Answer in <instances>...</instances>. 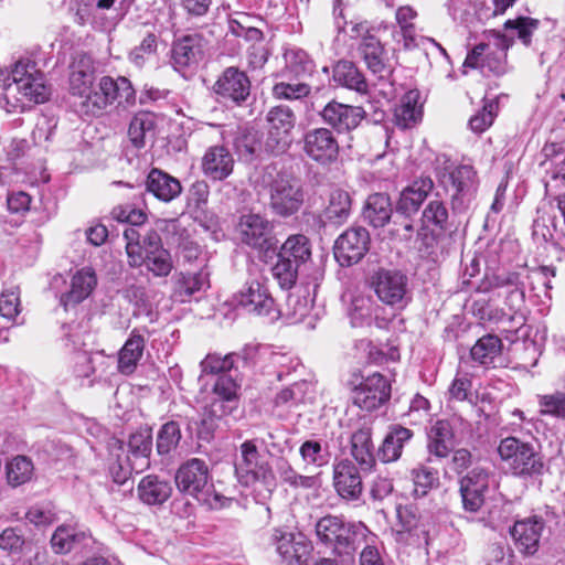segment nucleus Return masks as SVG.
Listing matches in <instances>:
<instances>
[{"label":"nucleus","instance_id":"20","mask_svg":"<svg viewBox=\"0 0 565 565\" xmlns=\"http://www.w3.org/2000/svg\"><path fill=\"white\" fill-rule=\"evenodd\" d=\"M323 122L338 134L350 132L365 119L366 111L361 106H352L331 100L319 111Z\"/></svg>","mask_w":565,"mask_h":565},{"label":"nucleus","instance_id":"12","mask_svg":"<svg viewBox=\"0 0 565 565\" xmlns=\"http://www.w3.org/2000/svg\"><path fill=\"white\" fill-rule=\"evenodd\" d=\"M270 543L280 557L281 565H303L310 554L311 545L301 533H294L285 527H275Z\"/></svg>","mask_w":565,"mask_h":565},{"label":"nucleus","instance_id":"18","mask_svg":"<svg viewBox=\"0 0 565 565\" xmlns=\"http://www.w3.org/2000/svg\"><path fill=\"white\" fill-rule=\"evenodd\" d=\"M370 247V234L364 227H351L334 243V257L341 266L359 263Z\"/></svg>","mask_w":565,"mask_h":565},{"label":"nucleus","instance_id":"56","mask_svg":"<svg viewBox=\"0 0 565 565\" xmlns=\"http://www.w3.org/2000/svg\"><path fill=\"white\" fill-rule=\"evenodd\" d=\"M309 390L307 381L295 382L290 386L281 390L275 397L276 406L292 407L303 402Z\"/></svg>","mask_w":565,"mask_h":565},{"label":"nucleus","instance_id":"48","mask_svg":"<svg viewBox=\"0 0 565 565\" xmlns=\"http://www.w3.org/2000/svg\"><path fill=\"white\" fill-rule=\"evenodd\" d=\"M286 72L299 78L312 75L315 72V62L300 49H292L286 52Z\"/></svg>","mask_w":565,"mask_h":565},{"label":"nucleus","instance_id":"7","mask_svg":"<svg viewBox=\"0 0 565 565\" xmlns=\"http://www.w3.org/2000/svg\"><path fill=\"white\" fill-rule=\"evenodd\" d=\"M493 43H479L466 56L465 67L480 68L482 73L489 72L495 76L507 72V52L513 39L492 31Z\"/></svg>","mask_w":565,"mask_h":565},{"label":"nucleus","instance_id":"60","mask_svg":"<svg viewBox=\"0 0 565 565\" xmlns=\"http://www.w3.org/2000/svg\"><path fill=\"white\" fill-rule=\"evenodd\" d=\"M349 316L354 328L369 323L372 318V300L363 296L355 297L352 300Z\"/></svg>","mask_w":565,"mask_h":565},{"label":"nucleus","instance_id":"24","mask_svg":"<svg viewBox=\"0 0 565 565\" xmlns=\"http://www.w3.org/2000/svg\"><path fill=\"white\" fill-rule=\"evenodd\" d=\"M434 186L435 183L430 177L420 175L416 178L401 192L396 203V212L407 217L416 214Z\"/></svg>","mask_w":565,"mask_h":565},{"label":"nucleus","instance_id":"5","mask_svg":"<svg viewBox=\"0 0 565 565\" xmlns=\"http://www.w3.org/2000/svg\"><path fill=\"white\" fill-rule=\"evenodd\" d=\"M235 473L244 487L260 484L267 492L276 488V477L270 463L259 454L254 440L239 446V458L235 461Z\"/></svg>","mask_w":565,"mask_h":565},{"label":"nucleus","instance_id":"41","mask_svg":"<svg viewBox=\"0 0 565 565\" xmlns=\"http://www.w3.org/2000/svg\"><path fill=\"white\" fill-rule=\"evenodd\" d=\"M351 204L352 201L349 192L342 189H333L329 194L323 216L332 224H342L350 216Z\"/></svg>","mask_w":565,"mask_h":565},{"label":"nucleus","instance_id":"58","mask_svg":"<svg viewBox=\"0 0 565 565\" xmlns=\"http://www.w3.org/2000/svg\"><path fill=\"white\" fill-rule=\"evenodd\" d=\"M145 264L148 270L157 277H167L173 269L171 255L164 248L146 254Z\"/></svg>","mask_w":565,"mask_h":565},{"label":"nucleus","instance_id":"4","mask_svg":"<svg viewBox=\"0 0 565 565\" xmlns=\"http://www.w3.org/2000/svg\"><path fill=\"white\" fill-rule=\"evenodd\" d=\"M498 454L511 473L515 477L532 478L544 471L543 457L532 441L509 436L501 439Z\"/></svg>","mask_w":565,"mask_h":565},{"label":"nucleus","instance_id":"52","mask_svg":"<svg viewBox=\"0 0 565 565\" xmlns=\"http://www.w3.org/2000/svg\"><path fill=\"white\" fill-rule=\"evenodd\" d=\"M299 454L307 465H312L317 468L327 466L331 458L329 446L327 443L322 445L320 440H306L299 448Z\"/></svg>","mask_w":565,"mask_h":565},{"label":"nucleus","instance_id":"49","mask_svg":"<svg viewBox=\"0 0 565 565\" xmlns=\"http://www.w3.org/2000/svg\"><path fill=\"white\" fill-rule=\"evenodd\" d=\"M414 482V495L425 497L430 490L436 489L440 484L439 472L437 469L420 465L412 470Z\"/></svg>","mask_w":565,"mask_h":565},{"label":"nucleus","instance_id":"51","mask_svg":"<svg viewBox=\"0 0 565 565\" xmlns=\"http://www.w3.org/2000/svg\"><path fill=\"white\" fill-rule=\"evenodd\" d=\"M234 148L241 160L253 161L260 150L258 132L252 129H244L234 139Z\"/></svg>","mask_w":565,"mask_h":565},{"label":"nucleus","instance_id":"22","mask_svg":"<svg viewBox=\"0 0 565 565\" xmlns=\"http://www.w3.org/2000/svg\"><path fill=\"white\" fill-rule=\"evenodd\" d=\"M358 53L367 70L379 79L387 78L392 74L393 68L383 44L379 38L367 30L361 38Z\"/></svg>","mask_w":565,"mask_h":565},{"label":"nucleus","instance_id":"46","mask_svg":"<svg viewBox=\"0 0 565 565\" xmlns=\"http://www.w3.org/2000/svg\"><path fill=\"white\" fill-rule=\"evenodd\" d=\"M276 470L281 481L294 489H312L318 484L316 476L299 475L285 458L277 460Z\"/></svg>","mask_w":565,"mask_h":565},{"label":"nucleus","instance_id":"8","mask_svg":"<svg viewBox=\"0 0 565 565\" xmlns=\"http://www.w3.org/2000/svg\"><path fill=\"white\" fill-rule=\"evenodd\" d=\"M12 85L29 102L42 104L49 99L50 89L44 83L43 73L36 67V63L26 58L19 60L13 65L11 73Z\"/></svg>","mask_w":565,"mask_h":565},{"label":"nucleus","instance_id":"9","mask_svg":"<svg viewBox=\"0 0 565 565\" xmlns=\"http://www.w3.org/2000/svg\"><path fill=\"white\" fill-rule=\"evenodd\" d=\"M439 183L451 193L454 210H466L477 190L476 171L471 166L461 164L438 174Z\"/></svg>","mask_w":565,"mask_h":565},{"label":"nucleus","instance_id":"35","mask_svg":"<svg viewBox=\"0 0 565 565\" xmlns=\"http://www.w3.org/2000/svg\"><path fill=\"white\" fill-rule=\"evenodd\" d=\"M455 446V433L448 420L435 423L428 434V452L437 458H446Z\"/></svg>","mask_w":565,"mask_h":565},{"label":"nucleus","instance_id":"43","mask_svg":"<svg viewBox=\"0 0 565 565\" xmlns=\"http://www.w3.org/2000/svg\"><path fill=\"white\" fill-rule=\"evenodd\" d=\"M87 539L83 531L71 525H60L51 537V547L56 554H67Z\"/></svg>","mask_w":565,"mask_h":565},{"label":"nucleus","instance_id":"2","mask_svg":"<svg viewBox=\"0 0 565 565\" xmlns=\"http://www.w3.org/2000/svg\"><path fill=\"white\" fill-rule=\"evenodd\" d=\"M136 104V90L125 76H102L77 110L87 116H99L109 106L127 109Z\"/></svg>","mask_w":565,"mask_h":565},{"label":"nucleus","instance_id":"11","mask_svg":"<svg viewBox=\"0 0 565 565\" xmlns=\"http://www.w3.org/2000/svg\"><path fill=\"white\" fill-rule=\"evenodd\" d=\"M372 288L385 305L402 307L409 295V279L398 269L381 268L372 276Z\"/></svg>","mask_w":565,"mask_h":565},{"label":"nucleus","instance_id":"27","mask_svg":"<svg viewBox=\"0 0 565 565\" xmlns=\"http://www.w3.org/2000/svg\"><path fill=\"white\" fill-rule=\"evenodd\" d=\"M203 57V39L199 34H188L172 45V64L175 70L194 67Z\"/></svg>","mask_w":565,"mask_h":565},{"label":"nucleus","instance_id":"36","mask_svg":"<svg viewBox=\"0 0 565 565\" xmlns=\"http://www.w3.org/2000/svg\"><path fill=\"white\" fill-rule=\"evenodd\" d=\"M351 455L362 471H371L375 466L372 431L370 427H361L351 436Z\"/></svg>","mask_w":565,"mask_h":565},{"label":"nucleus","instance_id":"40","mask_svg":"<svg viewBox=\"0 0 565 565\" xmlns=\"http://www.w3.org/2000/svg\"><path fill=\"white\" fill-rule=\"evenodd\" d=\"M154 115L149 111H140L130 120L128 137L135 148L141 149L146 146L148 139L154 137Z\"/></svg>","mask_w":565,"mask_h":565},{"label":"nucleus","instance_id":"33","mask_svg":"<svg viewBox=\"0 0 565 565\" xmlns=\"http://www.w3.org/2000/svg\"><path fill=\"white\" fill-rule=\"evenodd\" d=\"M414 436L413 430L401 425H391L379 449V458L382 462H394L402 456L403 448Z\"/></svg>","mask_w":565,"mask_h":565},{"label":"nucleus","instance_id":"25","mask_svg":"<svg viewBox=\"0 0 565 565\" xmlns=\"http://www.w3.org/2000/svg\"><path fill=\"white\" fill-rule=\"evenodd\" d=\"M203 174L212 181L227 179L234 170V158L224 146H211L201 160Z\"/></svg>","mask_w":565,"mask_h":565},{"label":"nucleus","instance_id":"15","mask_svg":"<svg viewBox=\"0 0 565 565\" xmlns=\"http://www.w3.org/2000/svg\"><path fill=\"white\" fill-rule=\"evenodd\" d=\"M545 526L544 518L539 514L516 520L509 529L516 551L524 556L534 555L540 548Z\"/></svg>","mask_w":565,"mask_h":565},{"label":"nucleus","instance_id":"1","mask_svg":"<svg viewBox=\"0 0 565 565\" xmlns=\"http://www.w3.org/2000/svg\"><path fill=\"white\" fill-rule=\"evenodd\" d=\"M174 481L179 492L194 498L210 510H220L231 499L217 492L212 482L207 463L199 458L183 462L177 470Z\"/></svg>","mask_w":565,"mask_h":565},{"label":"nucleus","instance_id":"61","mask_svg":"<svg viewBox=\"0 0 565 565\" xmlns=\"http://www.w3.org/2000/svg\"><path fill=\"white\" fill-rule=\"evenodd\" d=\"M269 362L273 366L278 369V380H282V377L288 375L291 371L297 372L299 367H302L300 360L289 353L273 352L270 353Z\"/></svg>","mask_w":565,"mask_h":565},{"label":"nucleus","instance_id":"23","mask_svg":"<svg viewBox=\"0 0 565 565\" xmlns=\"http://www.w3.org/2000/svg\"><path fill=\"white\" fill-rule=\"evenodd\" d=\"M333 488L347 501H356L363 492V482L359 469L349 459L333 465Z\"/></svg>","mask_w":565,"mask_h":565},{"label":"nucleus","instance_id":"17","mask_svg":"<svg viewBox=\"0 0 565 565\" xmlns=\"http://www.w3.org/2000/svg\"><path fill=\"white\" fill-rule=\"evenodd\" d=\"M237 232L241 241L255 249L268 250L274 246L273 225L260 214H242Z\"/></svg>","mask_w":565,"mask_h":565},{"label":"nucleus","instance_id":"59","mask_svg":"<svg viewBox=\"0 0 565 565\" xmlns=\"http://www.w3.org/2000/svg\"><path fill=\"white\" fill-rule=\"evenodd\" d=\"M540 413L565 419V392L539 396Z\"/></svg>","mask_w":565,"mask_h":565},{"label":"nucleus","instance_id":"47","mask_svg":"<svg viewBox=\"0 0 565 565\" xmlns=\"http://www.w3.org/2000/svg\"><path fill=\"white\" fill-rule=\"evenodd\" d=\"M449 213L446 204L438 199L428 202L422 212L423 228H438L445 231L448 227Z\"/></svg>","mask_w":565,"mask_h":565},{"label":"nucleus","instance_id":"6","mask_svg":"<svg viewBox=\"0 0 565 565\" xmlns=\"http://www.w3.org/2000/svg\"><path fill=\"white\" fill-rule=\"evenodd\" d=\"M268 196L271 213L279 217H289L301 210L306 192L300 179L287 173H277L268 184Z\"/></svg>","mask_w":565,"mask_h":565},{"label":"nucleus","instance_id":"55","mask_svg":"<svg viewBox=\"0 0 565 565\" xmlns=\"http://www.w3.org/2000/svg\"><path fill=\"white\" fill-rule=\"evenodd\" d=\"M300 267L290 262V259L280 258L277 255V262L271 268L274 278L282 289H290L297 281Z\"/></svg>","mask_w":565,"mask_h":565},{"label":"nucleus","instance_id":"26","mask_svg":"<svg viewBox=\"0 0 565 565\" xmlns=\"http://www.w3.org/2000/svg\"><path fill=\"white\" fill-rule=\"evenodd\" d=\"M153 438L151 428H142L132 433L127 441V460L130 470L140 473L150 467V456L152 452Z\"/></svg>","mask_w":565,"mask_h":565},{"label":"nucleus","instance_id":"10","mask_svg":"<svg viewBox=\"0 0 565 565\" xmlns=\"http://www.w3.org/2000/svg\"><path fill=\"white\" fill-rule=\"evenodd\" d=\"M266 150L275 154L284 153L291 143V130L296 122L294 111L287 106L273 107L266 115Z\"/></svg>","mask_w":565,"mask_h":565},{"label":"nucleus","instance_id":"53","mask_svg":"<svg viewBox=\"0 0 565 565\" xmlns=\"http://www.w3.org/2000/svg\"><path fill=\"white\" fill-rule=\"evenodd\" d=\"M178 285L179 295L182 297L181 300L185 301V298H189L210 287L209 273L200 270L198 273L181 274V277L178 280Z\"/></svg>","mask_w":565,"mask_h":565},{"label":"nucleus","instance_id":"19","mask_svg":"<svg viewBox=\"0 0 565 565\" xmlns=\"http://www.w3.org/2000/svg\"><path fill=\"white\" fill-rule=\"evenodd\" d=\"M489 490V473L484 468L475 467L459 479V493L466 512H478Z\"/></svg>","mask_w":565,"mask_h":565},{"label":"nucleus","instance_id":"50","mask_svg":"<svg viewBox=\"0 0 565 565\" xmlns=\"http://www.w3.org/2000/svg\"><path fill=\"white\" fill-rule=\"evenodd\" d=\"M181 429L180 425L170 420L164 423L158 430L157 434V443L156 448L159 456H168L173 450L177 449V447L180 444L181 440Z\"/></svg>","mask_w":565,"mask_h":565},{"label":"nucleus","instance_id":"63","mask_svg":"<svg viewBox=\"0 0 565 565\" xmlns=\"http://www.w3.org/2000/svg\"><path fill=\"white\" fill-rule=\"evenodd\" d=\"M310 86L306 83H277L273 87V95L278 99H300L308 96Z\"/></svg>","mask_w":565,"mask_h":565},{"label":"nucleus","instance_id":"37","mask_svg":"<svg viewBox=\"0 0 565 565\" xmlns=\"http://www.w3.org/2000/svg\"><path fill=\"white\" fill-rule=\"evenodd\" d=\"M145 344L143 335L134 329L118 353V371L120 373L129 375L135 372L143 354Z\"/></svg>","mask_w":565,"mask_h":565},{"label":"nucleus","instance_id":"34","mask_svg":"<svg viewBox=\"0 0 565 565\" xmlns=\"http://www.w3.org/2000/svg\"><path fill=\"white\" fill-rule=\"evenodd\" d=\"M138 498L148 505L162 504L172 493L171 483L157 475H147L138 483Z\"/></svg>","mask_w":565,"mask_h":565},{"label":"nucleus","instance_id":"16","mask_svg":"<svg viewBox=\"0 0 565 565\" xmlns=\"http://www.w3.org/2000/svg\"><path fill=\"white\" fill-rule=\"evenodd\" d=\"M302 141V150L311 160L322 166L337 161L340 147L332 130L324 127L309 129Z\"/></svg>","mask_w":565,"mask_h":565},{"label":"nucleus","instance_id":"57","mask_svg":"<svg viewBox=\"0 0 565 565\" xmlns=\"http://www.w3.org/2000/svg\"><path fill=\"white\" fill-rule=\"evenodd\" d=\"M540 21L529 17H519L516 19L507 20L505 30L516 32L518 39L526 46L531 44L533 33L539 29Z\"/></svg>","mask_w":565,"mask_h":565},{"label":"nucleus","instance_id":"21","mask_svg":"<svg viewBox=\"0 0 565 565\" xmlns=\"http://www.w3.org/2000/svg\"><path fill=\"white\" fill-rule=\"evenodd\" d=\"M237 306L249 313L271 316L277 312L275 300L267 287L258 279L247 281L235 296Z\"/></svg>","mask_w":565,"mask_h":565},{"label":"nucleus","instance_id":"30","mask_svg":"<svg viewBox=\"0 0 565 565\" xmlns=\"http://www.w3.org/2000/svg\"><path fill=\"white\" fill-rule=\"evenodd\" d=\"M146 189L162 202H171L182 192L180 181L160 169H151L146 179Z\"/></svg>","mask_w":565,"mask_h":565},{"label":"nucleus","instance_id":"38","mask_svg":"<svg viewBox=\"0 0 565 565\" xmlns=\"http://www.w3.org/2000/svg\"><path fill=\"white\" fill-rule=\"evenodd\" d=\"M333 79L339 85L355 90L361 95L369 92V84L363 73L350 61H339L333 67Z\"/></svg>","mask_w":565,"mask_h":565},{"label":"nucleus","instance_id":"39","mask_svg":"<svg viewBox=\"0 0 565 565\" xmlns=\"http://www.w3.org/2000/svg\"><path fill=\"white\" fill-rule=\"evenodd\" d=\"M239 362L243 365L247 364V349L244 354L228 353L221 356L216 353L207 354L200 363L202 374H225L239 367Z\"/></svg>","mask_w":565,"mask_h":565},{"label":"nucleus","instance_id":"45","mask_svg":"<svg viewBox=\"0 0 565 565\" xmlns=\"http://www.w3.org/2000/svg\"><path fill=\"white\" fill-rule=\"evenodd\" d=\"M502 351V341L498 335L481 337L470 350L471 359L482 365L491 364Z\"/></svg>","mask_w":565,"mask_h":565},{"label":"nucleus","instance_id":"28","mask_svg":"<svg viewBox=\"0 0 565 565\" xmlns=\"http://www.w3.org/2000/svg\"><path fill=\"white\" fill-rule=\"evenodd\" d=\"M94 84L95 70L92 61L87 56H82L72 64L70 74V92L73 97L77 98L76 107L77 104L83 103V99H86Z\"/></svg>","mask_w":565,"mask_h":565},{"label":"nucleus","instance_id":"13","mask_svg":"<svg viewBox=\"0 0 565 565\" xmlns=\"http://www.w3.org/2000/svg\"><path fill=\"white\" fill-rule=\"evenodd\" d=\"M250 87V79L244 71L228 66L217 77L213 85V92L217 100L241 106L248 99Z\"/></svg>","mask_w":565,"mask_h":565},{"label":"nucleus","instance_id":"62","mask_svg":"<svg viewBox=\"0 0 565 565\" xmlns=\"http://www.w3.org/2000/svg\"><path fill=\"white\" fill-rule=\"evenodd\" d=\"M157 47V35L147 33L140 44L130 51L129 58L137 66H142L147 57L156 54Z\"/></svg>","mask_w":565,"mask_h":565},{"label":"nucleus","instance_id":"31","mask_svg":"<svg viewBox=\"0 0 565 565\" xmlns=\"http://www.w3.org/2000/svg\"><path fill=\"white\" fill-rule=\"evenodd\" d=\"M393 206L386 193L370 194L364 203L362 216L374 228L384 227L391 220Z\"/></svg>","mask_w":565,"mask_h":565},{"label":"nucleus","instance_id":"44","mask_svg":"<svg viewBox=\"0 0 565 565\" xmlns=\"http://www.w3.org/2000/svg\"><path fill=\"white\" fill-rule=\"evenodd\" d=\"M34 466L26 456H15L6 465V476L8 484L17 488L29 482L32 479Z\"/></svg>","mask_w":565,"mask_h":565},{"label":"nucleus","instance_id":"3","mask_svg":"<svg viewBox=\"0 0 565 565\" xmlns=\"http://www.w3.org/2000/svg\"><path fill=\"white\" fill-rule=\"evenodd\" d=\"M315 529L316 536L321 544L349 561L353 558L361 539L367 532V527L363 523H345L342 518L337 515L320 518Z\"/></svg>","mask_w":565,"mask_h":565},{"label":"nucleus","instance_id":"54","mask_svg":"<svg viewBox=\"0 0 565 565\" xmlns=\"http://www.w3.org/2000/svg\"><path fill=\"white\" fill-rule=\"evenodd\" d=\"M22 310L19 287H11L0 294V316L7 322L18 324V317Z\"/></svg>","mask_w":565,"mask_h":565},{"label":"nucleus","instance_id":"29","mask_svg":"<svg viewBox=\"0 0 565 565\" xmlns=\"http://www.w3.org/2000/svg\"><path fill=\"white\" fill-rule=\"evenodd\" d=\"M97 285L95 270L92 267H84L77 270L71 279V288L61 296V303L67 310L74 307L93 292Z\"/></svg>","mask_w":565,"mask_h":565},{"label":"nucleus","instance_id":"14","mask_svg":"<svg viewBox=\"0 0 565 565\" xmlns=\"http://www.w3.org/2000/svg\"><path fill=\"white\" fill-rule=\"evenodd\" d=\"M391 397V384L381 373H372L364 377L352 390L353 404L359 408L372 412Z\"/></svg>","mask_w":565,"mask_h":565},{"label":"nucleus","instance_id":"42","mask_svg":"<svg viewBox=\"0 0 565 565\" xmlns=\"http://www.w3.org/2000/svg\"><path fill=\"white\" fill-rule=\"evenodd\" d=\"M280 258L290 259L291 263L301 267L306 265L311 257L310 242L302 234L289 236L281 245L278 254Z\"/></svg>","mask_w":565,"mask_h":565},{"label":"nucleus","instance_id":"32","mask_svg":"<svg viewBox=\"0 0 565 565\" xmlns=\"http://www.w3.org/2000/svg\"><path fill=\"white\" fill-rule=\"evenodd\" d=\"M420 94L416 89L408 90L394 110V121L397 127L408 129L416 126L423 118Z\"/></svg>","mask_w":565,"mask_h":565},{"label":"nucleus","instance_id":"64","mask_svg":"<svg viewBox=\"0 0 565 565\" xmlns=\"http://www.w3.org/2000/svg\"><path fill=\"white\" fill-rule=\"evenodd\" d=\"M498 105L494 102H488L482 109L472 116L469 120V127L472 131L481 134L493 122Z\"/></svg>","mask_w":565,"mask_h":565}]
</instances>
